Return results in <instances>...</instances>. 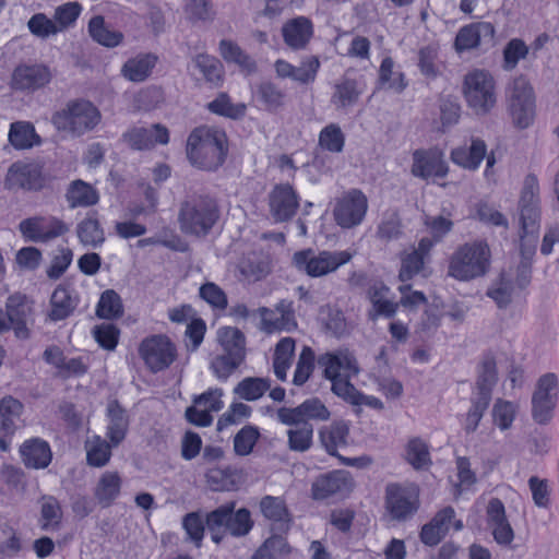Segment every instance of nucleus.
<instances>
[{"mask_svg":"<svg viewBox=\"0 0 559 559\" xmlns=\"http://www.w3.org/2000/svg\"><path fill=\"white\" fill-rule=\"evenodd\" d=\"M227 151L225 132L207 126L193 129L187 140V157L199 169H217L225 162Z\"/></svg>","mask_w":559,"mask_h":559,"instance_id":"f257e3e1","label":"nucleus"},{"mask_svg":"<svg viewBox=\"0 0 559 559\" xmlns=\"http://www.w3.org/2000/svg\"><path fill=\"white\" fill-rule=\"evenodd\" d=\"M219 216L221 211L214 198L193 192L187 194L180 203L178 223L183 234L202 238L211 233Z\"/></svg>","mask_w":559,"mask_h":559,"instance_id":"f03ea898","label":"nucleus"},{"mask_svg":"<svg viewBox=\"0 0 559 559\" xmlns=\"http://www.w3.org/2000/svg\"><path fill=\"white\" fill-rule=\"evenodd\" d=\"M102 118L100 110L91 100L76 98L53 112L51 122L58 131L80 138L94 131Z\"/></svg>","mask_w":559,"mask_h":559,"instance_id":"7ed1b4c3","label":"nucleus"},{"mask_svg":"<svg viewBox=\"0 0 559 559\" xmlns=\"http://www.w3.org/2000/svg\"><path fill=\"white\" fill-rule=\"evenodd\" d=\"M491 264V251L486 241L475 240L460 246L451 255L448 275L468 282L485 276Z\"/></svg>","mask_w":559,"mask_h":559,"instance_id":"20e7f679","label":"nucleus"},{"mask_svg":"<svg viewBox=\"0 0 559 559\" xmlns=\"http://www.w3.org/2000/svg\"><path fill=\"white\" fill-rule=\"evenodd\" d=\"M498 381L496 360L492 355H486L477 367V377L471 397V408L466 414L465 430L474 432L485 412L487 411L491 394Z\"/></svg>","mask_w":559,"mask_h":559,"instance_id":"39448f33","label":"nucleus"},{"mask_svg":"<svg viewBox=\"0 0 559 559\" xmlns=\"http://www.w3.org/2000/svg\"><path fill=\"white\" fill-rule=\"evenodd\" d=\"M506 102L512 124L516 129L524 130L533 124L536 116L535 93L524 75L515 76L507 85Z\"/></svg>","mask_w":559,"mask_h":559,"instance_id":"423d86ee","label":"nucleus"},{"mask_svg":"<svg viewBox=\"0 0 559 559\" xmlns=\"http://www.w3.org/2000/svg\"><path fill=\"white\" fill-rule=\"evenodd\" d=\"M463 94L467 105L477 114H488L497 103L496 82L486 70L468 72L463 82Z\"/></svg>","mask_w":559,"mask_h":559,"instance_id":"0eeeda50","label":"nucleus"},{"mask_svg":"<svg viewBox=\"0 0 559 559\" xmlns=\"http://www.w3.org/2000/svg\"><path fill=\"white\" fill-rule=\"evenodd\" d=\"M353 258L349 251L322 250L316 253L312 249L300 250L294 253L293 263L299 272L310 277H321L335 272L340 266L348 263Z\"/></svg>","mask_w":559,"mask_h":559,"instance_id":"6e6552de","label":"nucleus"},{"mask_svg":"<svg viewBox=\"0 0 559 559\" xmlns=\"http://www.w3.org/2000/svg\"><path fill=\"white\" fill-rule=\"evenodd\" d=\"M409 289L408 285L400 286L402 297L400 301L394 299L391 289L380 281H374L368 288V298L372 304L376 314H395L399 309V304H402L409 311L415 310V306L426 302V297L420 292H413L405 295V290Z\"/></svg>","mask_w":559,"mask_h":559,"instance_id":"1a4fd4ad","label":"nucleus"},{"mask_svg":"<svg viewBox=\"0 0 559 559\" xmlns=\"http://www.w3.org/2000/svg\"><path fill=\"white\" fill-rule=\"evenodd\" d=\"M139 355L150 371L157 373L177 359V347L166 335H152L140 343Z\"/></svg>","mask_w":559,"mask_h":559,"instance_id":"9d476101","label":"nucleus"},{"mask_svg":"<svg viewBox=\"0 0 559 559\" xmlns=\"http://www.w3.org/2000/svg\"><path fill=\"white\" fill-rule=\"evenodd\" d=\"M236 501L226 502L211 511L212 527H223L233 537L247 536L253 527L251 512L247 508L235 510Z\"/></svg>","mask_w":559,"mask_h":559,"instance_id":"9b49d317","label":"nucleus"},{"mask_svg":"<svg viewBox=\"0 0 559 559\" xmlns=\"http://www.w3.org/2000/svg\"><path fill=\"white\" fill-rule=\"evenodd\" d=\"M538 194L539 186L536 177L533 175L526 176L519 201L521 238L535 234L539 229L540 206Z\"/></svg>","mask_w":559,"mask_h":559,"instance_id":"f8f14e48","label":"nucleus"},{"mask_svg":"<svg viewBox=\"0 0 559 559\" xmlns=\"http://www.w3.org/2000/svg\"><path fill=\"white\" fill-rule=\"evenodd\" d=\"M367 210V197L360 190L352 189L336 201L333 216L342 228H353L364 221Z\"/></svg>","mask_w":559,"mask_h":559,"instance_id":"ddd939ff","label":"nucleus"},{"mask_svg":"<svg viewBox=\"0 0 559 559\" xmlns=\"http://www.w3.org/2000/svg\"><path fill=\"white\" fill-rule=\"evenodd\" d=\"M19 230L28 241L48 242L68 233L69 228L55 216H33L21 221Z\"/></svg>","mask_w":559,"mask_h":559,"instance_id":"4468645a","label":"nucleus"},{"mask_svg":"<svg viewBox=\"0 0 559 559\" xmlns=\"http://www.w3.org/2000/svg\"><path fill=\"white\" fill-rule=\"evenodd\" d=\"M385 504L392 519L405 521L419 508L418 492L414 488L389 484L385 488Z\"/></svg>","mask_w":559,"mask_h":559,"instance_id":"2eb2a0df","label":"nucleus"},{"mask_svg":"<svg viewBox=\"0 0 559 559\" xmlns=\"http://www.w3.org/2000/svg\"><path fill=\"white\" fill-rule=\"evenodd\" d=\"M330 411L318 397H311L296 407H281L277 418L284 425H298L309 420L325 421L330 418Z\"/></svg>","mask_w":559,"mask_h":559,"instance_id":"dca6fc26","label":"nucleus"},{"mask_svg":"<svg viewBox=\"0 0 559 559\" xmlns=\"http://www.w3.org/2000/svg\"><path fill=\"white\" fill-rule=\"evenodd\" d=\"M269 207L275 222H287L299 207V197L290 185H276L269 193Z\"/></svg>","mask_w":559,"mask_h":559,"instance_id":"f3484780","label":"nucleus"},{"mask_svg":"<svg viewBox=\"0 0 559 559\" xmlns=\"http://www.w3.org/2000/svg\"><path fill=\"white\" fill-rule=\"evenodd\" d=\"M43 186L40 168L35 164L13 163L5 175L4 188L15 190H38Z\"/></svg>","mask_w":559,"mask_h":559,"instance_id":"a211bd4d","label":"nucleus"},{"mask_svg":"<svg viewBox=\"0 0 559 559\" xmlns=\"http://www.w3.org/2000/svg\"><path fill=\"white\" fill-rule=\"evenodd\" d=\"M413 176L429 179L431 177L443 178L448 175L449 167L443 153L435 150H417L413 153Z\"/></svg>","mask_w":559,"mask_h":559,"instance_id":"6ab92c4d","label":"nucleus"},{"mask_svg":"<svg viewBox=\"0 0 559 559\" xmlns=\"http://www.w3.org/2000/svg\"><path fill=\"white\" fill-rule=\"evenodd\" d=\"M123 140L133 150H150L155 144H167L169 142V131L160 123H155L150 128L133 127L123 133Z\"/></svg>","mask_w":559,"mask_h":559,"instance_id":"aec40b11","label":"nucleus"},{"mask_svg":"<svg viewBox=\"0 0 559 559\" xmlns=\"http://www.w3.org/2000/svg\"><path fill=\"white\" fill-rule=\"evenodd\" d=\"M318 365L323 368L325 378L330 380L342 377V372L349 378L359 371L355 357L348 350L325 353L318 358Z\"/></svg>","mask_w":559,"mask_h":559,"instance_id":"412c9836","label":"nucleus"},{"mask_svg":"<svg viewBox=\"0 0 559 559\" xmlns=\"http://www.w3.org/2000/svg\"><path fill=\"white\" fill-rule=\"evenodd\" d=\"M51 80L45 66H20L12 75V87L16 91L33 92L44 87Z\"/></svg>","mask_w":559,"mask_h":559,"instance_id":"4be33fe9","label":"nucleus"},{"mask_svg":"<svg viewBox=\"0 0 559 559\" xmlns=\"http://www.w3.org/2000/svg\"><path fill=\"white\" fill-rule=\"evenodd\" d=\"M495 27L489 22H476L462 27L455 37L457 51L469 50L492 43Z\"/></svg>","mask_w":559,"mask_h":559,"instance_id":"5701e85b","label":"nucleus"},{"mask_svg":"<svg viewBox=\"0 0 559 559\" xmlns=\"http://www.w3.org/2000/svg\"><path fill=\"white\" fill-rule=\"evenodd\" d=\"M352 486L353 481L348 472L334 471L319 476L313 481L312 497L317 500H323L335 493L347 492Z\"/></svg>","mask_w":559,"mask_h":559,"instance_id":"b1692460","label":"nucleus"},{"mask_svg":"<svg viewBox=\"0 0 559 559\" xmlns=\"http://www.w3.org/2000/svg\"><path fill=\"white\" fill-rule=\"evenodd\" d=\"M282 35L289 48L305 49L313 36V24L306 16L294 17L283 25Z\"/></svg>","mask_w":559,"mask_h":559,"instance_id":"393cba45","label":"nucleus"},{"mask_svg":"<svg viewBox=\"0 0 559 559\" xmlns=\"http://www.w3.org/2000/svg\"><path fill=\"white\" fill-rule=\"evenodd\" d=\"M362 93L364 88L357 80L343 76L334 84L331 104L335 109L345 111L357 104Z\"/></svg>","mask_w":559,"mask_h":559,"instance_id":"a878e982","label":"nucleus"},{"mask_svg":"<svg viewBox=\"0 0 559 559\" xmlns=\"http://www.w3.org/2000/svg\"><path fill=\"white\" fill-rule=\"evenodd\" d=\"M262 514L272 522V532L287 533L292 519L284 501L278 497L265 496L260 502Z\"/></svg>","mask_w":559,"mask_h":559,"instance_id":"bb28decb","label":"nucleus"},{"mask_svg":"<svg viewBox=\"0 0 559 559\" xmlns=\"http://www.w3.org/2000/svg\"><path fill=\"white\" fill-rule=\"evenodd\" d=\"M487 145L485 141L473 138L471 145H462L451 151V160L468 170H476L486 156Z\"/></svg>","mask_w":559,"mask_h":559,"instance_id":"cd10ccee","label":"nucleus"},{"mask_svg":"<svg viewBox=\"0 0 559 559\" xmlns=\"http://www.w3.org/2000/svg\"><path fill=\"white\" fill-rule=\"evenodd\" d=\"M20 452L24 464L32 468L47 467L52 457L48 442L37 438L25 441Z\"/></svg>","mask_w":559,"mask_h":559,"instance_id":"c85d7f7f","label":"nucleus"},{"mask_svg":"<svg viewBox=\"0 0 559 559\" xmlns=\"http://www.w3.org/2000/svg\"><path fill=\"white\" fill-rule=\"evenodd\" d=\"M107 416L109 418L107 437L109 438L111 445L117 447L126 438L129 428V418L126 409L117 400L108 403Z\"/></svg>","mask_w":559,"mask_h":559,"instance_id":"c756f323","label":"nucleus"},{"mask_svg":"<svg viewBox=\"0 0 559 559\" xmlns=\"http://www.w3.org/2000/svg\"><path fill=\"white\" fill-rule=\"evenodd\" d=\"M121 478L117 472H105L94 488V497L102 508L110 507L121 490Z\"/></svg>","mask_w":559,"mask_h":559,"instance_id":"7c9ffc66","label":"nucleus"},{"mask_svg":"<svg viewBox=\"0 0 559 559\" xmlns=\"http://www.w3.org/2000/svg\"><path fill=\"white\" fill-rule=\"evenodd\" d=\"M349 428L344 421H334L330 426L322 427L319 436L323 448L330 455L340 456L337 449L347 444Z\"/></svg>","mask_w":559,"mask_h":559,"instance_id":"2f4dec72","label":"nucleus"},{"mask_svg":"<svg viewBox=\"0 0 559 559\" xmlns=\"http://www.w3.org/2000/svg\"><path fill=\"white\" fill-rule=\"evenodd\" d=\"M157 58L152 53L138 55L122 66L121 74L131 82H143L151 74Z\"/></svg>","mask_w":559,"mask_h":559,"instance_id":"473e14b6","label":"nucleus"},{"mask_svg":"<svg viewBox=\"0 0 559 559\" xmlns=\"http://www.w3.org/2000/svg\"><path fill=\"white\" fill-rule=\"evenodd\" d=\"M217 340L223 347V354L245 361L246 337L240 330L230 326L222 328L217 332Z\"/></svg>","mask_w":559,"mask_h":559,"instance_id":"72a5a7b5","label":"nucleus"},{"mask_svg":"<svg viewBox=\"0 0 559 559\" xmlns=\"http://www.w3.org/2000/svg\"><path fill=\"white\" fill-rule=\"evenodd\" d=\"M9 142L16 150H27L35 145H39L41 140L31 122L16 121L11 123Z\"/></svg>","mask_w":559,"mask_h":559,"instance_id":"f704fd0d","label":"nucleus"},{"mask_svg":"<svg viewBox=\"0 0 559 559\" xmlns=\"http://www.w3.org/2000/svg\"><path fill=\"white\" fill-rule=\"evenodd\" d=\"M66 197L71 209L92 206L99 200L96 189L80 179L70 185Z\"/></svg>","mask_w":559,"mask_h":559,"instance_id":"c9c22d12","label":"nucleus"},{"mask_svg":"<svg viewBox=\"0 0 559 559\" xmlns=\"http://www.w3.org/2000/svg\"><path fill=\"white\" fill-rule=\"evenodd\" d=\"M22 409L23 404L12 396H5L0 401V435H13Z\"/></svg>","mask_w":559,"mask_h":559,"instance_id":"e433bc0d","label":"nucleus"},{"mask_svg":"<svg viewBox=\"0 0 559 559\" xmlns=\"http://www.w3.org/2000/svg\"><path fill=\"white\" fill-rule=\"evenodd\" d=\"M88 33L96 43L105 47H116L123 39L122 33L110 29L102 15L93 16L90 20Z\"/></svg>","mask_w":559,"mask_h":559,"instance_id":"4c0bfd02","label":"nucleus"},{"mask_svg":"<svg viewBox=\"0 0 559 559\" xmlns=\"http://www.w3.org/2000/svg\"><path fill=\"white\" fill-rule=\"evenodd\" d=\"M76 234L84 246L99 247L105 241V233L99 221L94 216L85 217L76 227Z\"/></svg>","mask_w":559,"mask_h":559,"instance_id":"58836bf2","label":"nucleus"},{"mask_svg":"<svg viewBox=\"0 0 559 559\" xmlns=\"http://www.w3.org/2000/svg\"><path fill=\"white\" fill-rule=\"evenodd\" d=\"M405 460L415 469H427L432 464L428 444L418 437L407 442Z\"/></svg>","mask_w":559,"mask_h":559,"instance_id":"ea45409f","label":"nucleus"},{"mask_svg":"<svg viewBox=\"0 0 559 559\" xmlns=\"http://www.w3.org/2000/svg\"><path fill=\"white\" fill-rule=\"evenodd\" d=\"M257 99L269 111H276L285 105V93L274 83L261 82L255 90Z\"/></svg>","mask_w":559,"mask_h":559,"instance_id":"a19ab883","label":"nucleus"},{"mask_svg":"<svg viewBox=\"0 0 559 559\" xmlns=\"http://www.w3.org/2000/svg\"><path fill=\"white\" fill-rule=\"evenodd\" d=\"M271 381L267 378L247 377L234 389V393L246 401H255L270 390Z\"/></svg>","mask_w":559,"mask_h":559,"instance_id":"79ce46f5","label":"nucleus"},{"mask_svg":"<svg viewBox=\"0 0 559 559\" xmlns=\"http://www.w3.org/2000/svg\"><path fill=\"white\" fill-rule=\"evenodd\" d=\"M394 62L392 58L386 57L382 60L379 69V84L380 88L392 90L401 93L406 87L404 74L393 71Z\"/></svg>","mask_w":559,"mask_h":559,"instance_id":"37998d69","label":"nucleus"},{"mask_svg":"<svg viewBox=\"0 0 559 559\" xmlns=\"http://www.w3.org/2000/svg\"><path fill=\"white\" fill-rule=\"evenodd\" d=\"M62 519L59 501L52 497H43L40 509V527L44 531H57Z\"/></svg>","mask_w":559,"mask_h":559,"instance_id":"c03bdc74","label":"nucleus"},{"mask_svg":"<svg viewBox=\"0 0 559 559\" xmlns=\"http://www.w3.org/2000/svg\"><path fill=\"white\" fill-rule=\"evenodd\" d=\"M207 109L226 118L239 119L245 116L247 107L241 103H231L227 94L221 93L214 100L207 104Z\"/></svg>","mask_w":559,"mask_h":559,"instance_id":"a18cd8bd","label":"nucleus"},{"mask_svg":"<svg viewBox=\"0 0 559 559\" xmlns=\"http://www.w3.org/2000/svg\"><path fill=\"white\" fill-rule=\"evenodd\" d=\"M294 426L295 428L287 431L289 449L297 452L309 450L312 444L313 426L310 423Z\"/></svg>","mask_w":559,"mask_h":559,"instance_id":"49530a36","label":"nucleus"},{"mask_svg":"<svg viewBox=\"0 0 559 559\" xmlns=\"http://www.w3.org/2000/svg\"><path fill=\"white\" fill-rule=\"evenodd\" d=\"M194 66L203 74L206 82L218 85L223 76V67L218 59L215 57L200 53L194 60Z\"/></svg>","mask_w":559,"mask_h":559,"instance_id":"de8ad7c7","label":"nucleus"},{"mask_svg":"<svg viewBox=\"0 0 559 559\" xmlns=\"http://www.w3.org/2000/svg\"><path fill=\"white\" fill-rule=\"evenodd\" d=\"M345 135L341 127L330 123L319 134V145L329 152L341 153L344 148Z\"/></svg>","mask_w":559,"mask_h":559,"instance_id":"09e8293b","label":"nucleus"},{"mask_svg":"<svg viewBox=\"0 0 559 559\" xmlns=\"http://www.w3.org/2000/svg\"><path fill=\"white\" fill-rule=\"evenodd\" d=\"M260 432L257 427L247 425L241 428L234 438V450L237 455L246 456L249 455L258 439Z\"/></svg>","mask_w":559,"mask_h":559,"instance_id":"8fccbe9b","label":"nucleus"},{"mask_svg":"<svg viewBox=\"0 0 559 559\" xmlns=\"http://www.w3.org/2000/svg\"><path fill=\"white\" fill-rule=\"evenodd\" d=\"M110 444L106 440L96 437L87 443V463L91 466L102 467L106 465L111 456Z\"/></svg>","mask_w":559,"mask_h":559,"instance_id":"3c124183","label":"nucleus"},{"mask_svg":"<svg viewBox=\"0 0 559 559\" xmlns=\"http://www.w3.org/2000/svg\"><path fill=\"white\" fill-rule=\"evenodd\" d=\"M418 67L427 78L435 79L439 75L438 48L436 46L428 45L418 51Z\"/></svg>","mask_w":559,"mask_h":559,"instance_id":"603ef678","label":"nucleus"},{"mask_svg":"<svg viewBox=\"0 0 559 559\" xmlns=\"http://www.w3.org/2000/svg\"><path fill=\"white\" fill-rule=\"evenodd\" d=\"M29 32L38 38H48L49 36L56 35L60 32L58 25L53 20L49 19L44 13L34 14L27 22Z\"/></svg>","mask_w":559,"mask_h":559,"instance_id":"864d4df0","label":"nucleus"},{"mask_svg":"<svg viewBox=\"0 0 559 559\" xmlns=\"http://www.w3.org/2000/svg\"><path fill=\"white\" fill-rule=\"evenodd\" d=\"M528 53V47L519 38L511 39L503 49V69L513 70Z\"/></svg>","mask_w":559,"mask_h":559,"instance_id":"5fc2aeb1","label":"nucleus"},{"mask_svg":"<svg viewBox=\"0 0 559 559\" xmlns=\"http://www.w3.org/2000/svg\"><path fill=\"white\" fill-rule=\"evenodd\" d=\"M50 302L52 307L50 314H71L76 307L75 299L70 292L62 286L53 290Z\"/></svg>","mask_w":559,"mask_h":559,"instance_id":"6e6d98bb","label":"nucleus"},{"mask_svg":"<svg viewBox=\"0 0 559 559\" xmlns=\"http://www.w3.org/2000/svg\"><path fill=\"white\" fill-rule=\"evenodd\" d=\"M81 11L82 7L79 2H68L57 7L53 21L58 25V28H60V32L72 26L80 16Z\"/></svg>","mask_w":559,"mask_h":559,"instance_id":"4d7b16f0","label":"nucleus"},{"mask_svg":"<svg viewBox=\"0 0 559 559\" xmlns=\"http://www.w3.org/2000/svg\"><path fill=\"white\" fill-rule=\"evenodd\" d=\"M320 69V61L319 58L316 56H309L306 57L300 66L295 67L293 71V79L294 81L300 83V84H309L312 83L316 78L317 73Z\"/></svg>","mask_w":559,"mask_h":559,"instance_id":"13d9d810","label":"nucleus"},{"mask_svg":"<svg viewBox=\"0 0 559 559\" xmlns=\"http://www.w3.org/2000/svg\"><path fill=\"white\" fill-rule=\"evenodd\" d=\"M313 368L314 353L310 347L305 346L299 355L293 382L296 385H302L309 379Z\"/></svg>","mask_w":559,"mask_h":559,"instance_id":"bf43d9fd","label":"nucleus"},{"mask_svg":"<svg viewBox=\"0 0 559 559\" xmlns=\"http://www.w3.org/2000/svg\"><path fill=\"white\" fill-rule=\"evenodd\" d=\"M242 362L243 360L221 354L211 360L210 368L217 379L227 380Z\"/></svg>","mask_w":559,"mask_h":559,"instance_id":"052dcab7","label":"nucleus"},{"mask_svg":"<svg viewBox=\"0 0 559 559\" xmlns=\"http://www.w3.org/2000/svg\"><path fill=\"white\" fill-rule=\"evenodd\" d=\"M200 297L206 301L213 310H224L227 307V296L224 290L214 283H205L200 287Z\"/></svg>","mask_w":559,"mask_h":559,"instance_id":"680f3d73","label":"nucleus"},{"mask_svg":"<svg viewBox=\"0 0 559 559\" xmlns=\"http://www.w3.org/2000/svg\"><path fill=\"white\" fill-rule=\"evenodd\" d=\"M513 285L512 280L506 273H501L497 286L489 289L487 295L498 305L504 308L512 299Z\"/></svg>","mask_w":559,"mask_h":559,"instance_id":"e2e57ef3","label":"nucleus"},{"mask_svg":"<svg viewBox=\"0 0 559 559\" xmlns=\"http://www.w3.org/2000/svg\"><path fill=\"white\" fill-rule=\"evenodd\" d=\"M206 324L201 318L192 317L185 332L186 346L189 352H195L203 342Z\"/></svg>","mask_w":559,"mask_h":559,"instance_id":"0e129e2a","label":"nucleus"},{"mask_svg":"<svg viewBox=\"0 0 559 559\" xmlns=\"http://www.w3.org/2000/svg\"><path fill=\"white\" fill-rule=\"evenodd\" d=\"M93 335L100 347L114 350L118 344L119 330L112 323H102L93 329Z\"/></svg>","mask_w":559,"mask_h":559,"instance_id":"69168bd1","label":"nucleus"},{"mask_svg":"<svg viewBox=\"0 0 559 559\" xmlns=\"http://www.w3.org/2000/svg\"><path fill=\"white\" fill-rule=\"evenodd\" d=\"M73 259V253L70 248L61 247L53 255L50 266L47 269V276L51 280L60 278L67 271Z\"/></svg>","mask_w":559,"mask_h":559,"instance_id":"338daca9","label":"nucleus"},{"mask_svg":"<svg viewBox=\"0 0 559 559\" xmlns=\"http://www.w3.org/2000/svg\"><path fill=\"white\" fill-rule=\"evenodd\" d=\"M123 305L120 296L114 289L105 290L99 298L95 314H122Z\"/></svg>","mask_w":559,"mask_h":559,"instance_id":"774afa93","label":"nucleus"}]
</instances>
